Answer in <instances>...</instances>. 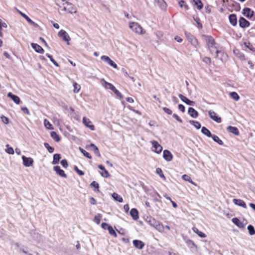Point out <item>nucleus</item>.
<instances>
[{
    "mask_svg": "<svg viewBox=\"0 0 255 255\" xmlns=\"http://www.w3.org/2000/svg\"><path fill=\"white\" fill-rule=\"evenodd\" d=\"M233 201L235 205L242 207L243 208L246 209L247 207L246 203L241 199H234Z\"/></svg>",
    "mask_w": 255,
    "mask_h": 255,
    "instance_id": "19",
    "label": "nucleus"
},
{
    "mask_svg": "<svg viewBox=\"0 0 255 255\" xmlns=\"http://www.w3.org/2000/svg\"><path fill=\"white\" fill-rule=\"evenodd\" d=\"M227 129L229 132L234 134L235 135H238L239 134V130L236 127L229 126L227 128Z\"/></svg>",
    "mask_w": 255,
    "mask_h": 255,
    "instance_id": "25",
    "label": "nucleus"
},
{
    "mask_svg": "<svg viewBox=\"0 0 255 255\" xmlns=\"http://www.w3.org/2000/svg\"><path fill=\"white\" fill-rule=\"evenodd\" d=\"M44 145L50 153H52L54 152V148L50 146L48 143L45 142L44 143Z\"/></svg>",
    "mask_w": 255,
    "mask_h": 255,
    "instance_id": "47",
    "label": "nucleus"
},
{
    "mask_svg": "<svg viewBox=\"0 0 255 255\" xmlns=\"http://www.w3.org/2000/svg\"><path fill=\"white\" fill-rule=\"evenodd\" d=\"M46 55L47 57H48L50 59V61L53 63L54 65H55L56 67L59 66L58 63L53 58L52 55L48 53H47Z\"/></svg>",
    "mask_w": 255,
    "mask_h": 255,
    "instance_id": "45",
    "label": "nucleus"
},
{
    "mask_svg": "<svg viewBox=\"0 0 255 255\" xmlns=\"http://www.w3.org/2000/svg\"><path fill=\"white\" fill-rule=\"evenodd\" d=\"M133 245L134 247L137 249L141 250L142 249L145 245L143 242L138 240H134L133 241Z\"/></svg>",
    "mask_w": 255,
    "mask_h": 255,
    "instance_id": "15",
    "label": "nucleus"
},
{
    "mask_svg": "<svg viewBox=\"0 0 255 255\" xmlns=\"http://www.w3.org/2000/svg\"><path fill=\"white\" fill-rule=\"evenodd\" d=\"M188 113L189 115L193 118H196L198 116V112L192 107L188 108Z\"/></svg>",
    "mask_w": 255,
    "mask_h": 255,
    "instance_id": "21",
    "label": "nucleus"
},
{
    "mask_svg": "<svg viewBox=\"0 0 255 255\" xmlns=\"http://www.w3.org/2000/svg\"><path fill=\"white\" fill-rule=\"evenodd\" d=\"M21 110L25 114L28 115H30L29 111L26 107H21Z\"/></svg>",
    "mask_w": 255,
    "mask_h": 255,
    "instance_id": "60",
    "label": "nucleus"
},
{
    "mask_svg": "<svg viewBox=\"0 0 255 255\" xmlns=\"http://www.w3.org/2000/svg\"><path fill=\"white\" fill-rule=\"evenodd\" d=\"M60 158H61V156L59 154H57V153L53 155V160L52 161V164H57L59 162Z\"/></svg>",
    "mask_w": 255,
    "mask_h": 255,
    "instance_id": "33",
    "label": "nucleus"
},
{
    "mask_svg": "<svg viewBox=\"0 0 255 255\" xmlns=\"http://www.w3.org/2000/svg\"><path fill=\"white\" fill-rule=\"evenodd\" d=\"M108 230L109 231V234L113 236L114 237H117V234L112 226H108Z\"/></svg>",
    "mask_w": 255,
    "mask_h": 255,
    "instance_id": "48",
    "label": "nucleus"
},
{
    "mask_svg": "<svg viewBox=\"0 0 255 255\" xmlns=\"http://www.w3.org/2000/svg\"><path fill=\"white\" fill-rule=\"evenodd\" d=\"M239 25L242 28L248 27L250 26V22L244 17H241L239 20Z\"/></svg>",
    "mask_w": 255,
    "mask_h": 255,
    "instance_id": "12",
    "label": "nucleus"
},
{
    "mask_svg": "<svg viewBox=\"0 0 255 255\" xmlns=\"http://www.w3.org/2000/svg\"><path fill=\"white\" fill-rule=\"evenodd\" d=\"M61 163V164L62 165V166L64 167V168H67L68 167V162H67V161L66 160V159H63L60 162Z\"/></svg>",
    "mask_w": 255,
    "mask_h": 255,
    "instance_id": "53",
    "label": "nucleus"
},
{
    "mask_svg": "<svg viewBox=\"0 0 255 255\" xmlns=\"http://www.w3.org/2000/svg\"><path fill=\"white\" fill-rule=\"evenodd\" d=\"M1 119L2 122L4 124H8V123H9V119L7 117H5L4 116H2L1 117Z\"/></svg>",
    "mask_w": 255,
    "mask_h": 255,
    "instance_id": "54",
    "label": "nucleus"
},
{
    "mask_svg": "<svg viewBox=\"0 0 255 255\" xmlns=\"http://www.w3.org/2000/svg\"><path fill=\"white\" fill-rule=\"evenodd\" d=\"M31 46L32 48L37 53H43L44 51L41 46L37 44L31 43Z\"/></svg>",
    "mask_w": 255,
    "mask_h": 255,
    "instance_id": "18",
    "label": "nucleus"
},
{
    "mask_svg": "<svg viewBox=\"0 0 255 255\" xmlns=\"http://www.w3.org/2000/svg\"><path fill=\"white\" fill-rule=\"evenodd\" d=\"M173 117L174 118H175L177 121H178L179 122L182 123L183 122L182 120H181V119L176 114H174L173 115Z\"/></svg>",
    "mask_w": 255,
    "mask_h": 255,
    "instance_id": "58",
    "label": "nucleus"
},
{
    "mask_svg": "<svg viewBox=\"0 0 255 255\" xmlns=\"http://www.w3.org/2000/svg\"><path fill=\"white\" fill-rule=\"evenodd\" d=\"M186 37L189 42L194 47H197L198 45L197 39L191 35L190 33H186Z\"/></svg>",
    "mask_w": 255,
    "mask_h": 255,
    "instance_id": "6",
    "label": "nucleus"
},
{
    "mask_svg": "<svg viewBox=\"0 0 255 255\" xmlns=\"http://www.w3.org/2000/svg\"><path fill=\"white\" fill-rule=\"evenodd\" d=\"M44 125L45 127L48 129H52L53 127L50 123L46 119L44 120Z\"/></svg>",
    "mask_w": 255,
    "mask_h": 255,
    "instance_id": "36",
    "label": "nucleus"
},
{
    "mask_svg": "<svg viewBox=\"0 0 255 255\" xmlns=\"http://www.w3.org/2000/svg\"><path fill=\"white\" fill-rule=\"evenodd\" d=\"M248 230L250 235L252 236L255 234V229L252 225H249L248 226Z\"/></svg>",
    "mask_w": 255,
    "mask_h": 255,
    "instance_id": "44",
    "label": "nucleus"
},
{
    "mask_svg": "<svg viewBox=\"0 0 255 255\" xmlns=\"http://www.w3.org/2000/svg\"><path fill=\"white\" fill-rule=\"evenodd\" d=\"M130 215L134 220H136L139 218L138 211L135 208L131 209Z\"/></svg>",
    "mask_w": 255,
    "mask_h": 255,
    "instance_id": "23",
    "label": "nucleus"
},
{
    "mask_svg": "<svg viewBox=\"0 0 255 255\" xmlns=\"http://www.w3.org/2000/svg\"><path fill=\"white\" fill-rule=\"evenodd\" d=\"M211 53L212 54H214L216 57L219 56V54L221 53L222 52L218 49V47L216 45V43L213 44L212 46H208Z\"/></svg>",
    "mask_w": 255,
    "mask_h": 255,
    "instance_id": "9",
    "label": "nucleus"
},
{
    "mask_svg": "<svg viewBox=\"0 0 255 255\" xmlns=\"http://www.w3.org/2000/svg\"><path fill=\"white\" fill-rule=\"evenodd\" d=\"M91 186H92V187H95V188L96 189H98L99 188V184L96 182V181H93L91 183Z\"/></svg>",
    "mask_w": 255,
    "mask_h": 255,
    "instance_id": "59",
    "label": "nucleus"
},
{
    "mask_svg": "<svg viewBox=\"0 0 255 255\" xmlns=\"http://www.w3.org/2000/svg\"><path fill=\"white\" fill-rule=\"evenodd\" d=\"M211 137L212 138L213 140L218 143L220 145H223V141L220 139V138L216 135H212Z\"/></svg>",
    "mask_w": 255,
    "mask_h": 255,
    "instance_id": "34",
    "label": "nucleus"
},
{
    "mask_svg": "<svg viewBox=\"0 0 255 255\" xmlns=\"http://www.w3.org/2000/svg\"><path fill=\"white\" fill-rule=\"evenodd\" d=\"M73 87H74V92L75 93H77L79 92L81 89V86L78 84L76 82H73Z\"/></svg>",
    "mask_w": 255,
    "mask_h": 255,
    "instance_id": "42",
    "label": "nucleus"
},
{
    "mask_svg": "<svg viewBox=\"0 0 255 255\" xmlns=\"http://www.w3.org/2000/svg\"><path fill=\"white\" fill-rule=\"evenodd\" d=\"M124 209L125 211L127 213H128V212L129 210V205L128 204L125 205L124 206Z\"/></svg>",
    "mask_w": 255,
    "mask_h": 255,
    "instance_id": "64",
    "label": "nucleus"
},
{
    "mask_svg": "<svg viewBox=\"0 0 255 255\" xmlns=\"http://www.w3.org/2000/svg\"><path fill=\"white\" fill-rule=\"evenodd\" d=\"M129 27L133 31L138 34H143L145 32L142 27L137 22H130Z\"/></svg>",
    "mask_w": 255,
    "mask_h": 255,
    "instance_id": "2",
    "label": "nucleus"
},
{
    "mask_svg": "<svg viewBox=\"0 0 255 255\" xmlns=\"http://www.w3.org/2000/svg\"><path fill=\"white\" fill-rule=\"evenodd\" d=\"M150 142L152 144V151L157 154L160 153L163 149L162 146L157 141L153 140Z\"/></svg>",
    "mask_w": 255,
    "mask_h": 255,
    "instance_id": "3",
    "label": "nucleus"
},
{
    "mask_svg": "<svg viewBox=\"0 0 255 255\" xmlns=\"http://www.w3.org/2000/svg\"><path fill=\"white\" fill-rule=\"evenodd\" d=\"M203 61L207 64H210L211 62V60L209 57H205L203 58Z\"/></svg>",
    "mask_w": 255,
    "mask_h": 255,
    "instance_id": "57",
    "label": "nucleus"
},
{
    "mask_svg": "<svg viewBox=\"0 0 255 255\" xmlns=\"http://www.w3.org/2000/svg\"><path fill=\"white\" fill-rule=\"evenodd\" d=\"M233 223L237 225L238 227L241 228L243 226V224L237 218H234L232 220Z\"/></svg>",
    "mask_w": 255,
    "mask_h": 255,
    "instance_id": "37",
    "label": "nucleus"
},
{
    "mask_svg": "<svg viewBox=\"0 0 255 255\" xmlns=\"http://www.w3.org/2000/svg\"><path fill=\"white\" fill-rule=\"evenodd\" d=\"M23 160V164L25 167H30L32 165L33 163V160L31 157H26L23 155L22 156Z\"/></svg>",
    "mask_w": 255,
    "mask_h": 255,
    "instance_id": "8",
    "label": "nucleus"
},
{
    "mask_svg": "<svg viewBox=\"0 0 255 255\" xmlns=\"http://www.w3.org/2000/svg\"><path fill=\"white\" fill-rule=\"evenodd\" d=\"M163 157L166 161L169 162L173 159V155L168 150H164L163 152Z\"/></svg>",
    "mask_w": 255,
    "mask_h": 255,
    "instance_id": "10",
    "label": "nucleus"
},
{
    "mask_svg": "<svg viewBox=\"0 0 255 255\" xmlns=\"http://www.w3.org/2000/svg\"><path fill=\"white\" fill-rule=\"evenodd\" d=\"M101 217H100V215L98 216H95L94 218V221L95 223H96L97 224H99L100 223V218Z\"/></svg>",
    "mask_w": 255,
    "mask_h": 255,
    "instance_id": "55",
    "label": "nucleus"
},
{
    "mask_svg": "<svg viewBox=\"0 0 255 255\" xmlns=\"http://www.w3.org/2000/svg\"><path fill=\"white\" fill-rule=\"evenodd\" d=\"M56 4L60 5H63L64 6H72V4L66 1V0H55Z\"/></svg>",
    "mask_w": 255,
    "mask_h": 255,
    "instance_id": "26",
    "label": "nucleus"
},
{
    "mask_svg": "<svg viewBox=\"0 0 255 255\" xmlns=\"http://www.w3.org/2000/svg\"><path fill=\"white\" fill-rule=\"evenodd\" d=\"M28 23L32 26H33L34 27H38V25L37 23H35L33 21H32L31 19L28 22Z\"/></svg>",
    "mask_w": 255,
    "mask_h": 255,
    "instance_id": "62",
    "label": "nucleus"
},
{
    "mask_svg": "<svg viewBox=\"0 0 255 255\" xmlns=\"http://www.w3.org/2000/svg\"><path fill=\"white\" fill-rule=\"evenodd\" d=\"M229 95L233 99L236 101H238L240 99L239 95L235 92H230Z\"/></svg>",
    "mask_w": 255,
    "mask_h": 255,
    "instance_id": "35",
    "label": "nucleus"
},
{
    "mask_svg": "<svg viewBox=\"0 0 255 255\" xmlns=\"http://www.w3.org/2000/svg\"><path fill=\"white\" fill-rule=\"evenodd\" d=\"M79 150L81 152V153H83V155L86 157H87L88 158H89V159H91L92 158L91 155L89 153H88V152H87L85 150H84V149L82 148L81 147H79Z\"/></svg>",
    "mask_w": 255,
    "mask_h": 255,
    "instance_id": "41",
    "label": "nucleus"
},
{
    "mask_svg": "<svg viewBox=\"0 0 255 255\" xmlns=\"http://www.w3.org/2000/svg\"><path fill=\"white\" fill-rule=\"evenodd\" d=\"M185 243L187 246L191 250H196L197 249V247L194 244V243L191 240H187L185 241Z\"/></svg>",
    "mask_w": 255,
    "mask_h": 255,
    "instance_id": "24",
    "label": "nucleus"
},
{
    "mask_svg": "<svg viewBox=\"0 0 255 255\" xmlns=\"http://www.w3.org/2000/svg\"><path fill=\"white\" fill-rule=\"evenodd\" d=\"M178 109L181 111L182 112H184L185 111V107L182 104H179L178 105Z\"/></svg>",
    "mask_w": 255,
    "mask_h": 255,
    "instance_id": "63",
    "label": "nucleus"
},
{
    "mask_svg": "<svg viewBox=\"0 0 255 255\" xmlns=\"http://www.w3.org/2000/svg\"><path fill=\"white\" fill-rule=\"evenodd\" d=\"M6 147H7L6 149H5V152L9 154H14V150L12 147H10L8 144H7L6 145Z\"/></svg>",
    "mask_w": 255,
    "mask_h": 255,
    "instance_id": "46",
    "label": "nucleus"
},
{
    "mask_svg": "<svg viewBox=\"0 0 255 255\" xmlns=\"http://www.w3.org/2000/svg\"><path fill=\"white\" fill-rule=\"evenodd\" d=\"M152 227L160 233H163L164 231V227L163 224L157 220Z\"/></svg>",
    "mask_w": 255,
    "mask_h": 255,
    "instance_id": "14",
    "label": "nucleus"
},
{
    "mask_svg": "<svg viewBox=\"0 0 255 255\" xmlns=\"http://www.w3.org/2000/svg\"><path fill=\"white\" fill-rule=\"evenodd\" d=\"M178 96L182 101H183L188 105L194 106L195 103L194 101L190 100L184 95L182 94H179Z\"/></svg>",
    "mask_w": 255,
    "mask_h": 255,
    "instance_id": "13",
    "label": "nucleus"
},
{
    "mask_svg": "<svg viewBox=\"0 0 255 255\" xmlns=\"http://www.w3.org/2000/svg\"><path fill=\"white\" fill-rule=\"evenodd\" d=\"M190 123L194 126V127L196 128V129H199L201 128V124H200L199 122H197V121H193V120H191L190 121Z\"/></svg>",
    "mask_w": 255,
    "mask_h": 255,
    "instance_id": "38",
    "label": "nucleus"
},
{
    "mask_svg": "<svg viewBox=\"0 0 255 255\" xmlns=\"http://www.w3.org/2000/svg\"><path fill=\"white\" fill-rule=\"evenodd\" d=\"M112 197L116 200L117 201L120 203H122L123 202V198L118 195L117 193H114L112 194Z\"/></svg>",
    "mask_w": 255,
    "mask_h": 255,
    "instance_id": "32",
    "label": "nucleus"
},
{
    "mask_svg": "<svg viewBox=\"0 0 255 255\" xmlns=\"http://www.w3.org/2000/svg\"><path fill=\"white\" fill-rule=\"evenodd\" d=\"M64 9L65 10H68L69 13H75L76 12V8L72 4V6H67V5L64 6Z\"/></svg>",
    "mask_w": 255,
    "mask_h": 255,
    "instance_id": "28",
    "label": "nucleus"
},
{
    "mask_svg": "<svg viewBox=\"0 0 255 255\" xmlns=\"http://www.w3.org/2000/svg\"><path fill=\"white\" fill-rule=\"evenodd\" d=\"M101 175L102 176L104 177H105V178H108L109 177H110V174L108 172V171L105 169L103 172H101Z\"/></svg>",
    "mask_w": 255,
    "mask_h": 255,
    "instance_id": "51",
    "label": "nucleus"
},
{
    "mask_svg": "<svg viewBox=\"0 0 255 255\" xmlns=\"http://www.w3.org/2000/svg\"><path fill=\"white\" fill-rule=\"evenodd\" d=\"M182 179L183 180H184L185 181H188L189 182H190L192 184H193V185L195 184V183L192 181V180L191 178V177L187 175H186V174L183 175L182 176Z\"/></svg>",
    "mask_w": 255,
    "mask_h": 255,
    "instance_id": "40",
    "label": "nucleus"
},
{
    "mask_svg": "<svg viewBox=\"0 0 255 255\" xmlns=\"http://www.w3.org/2000/svg\"><path fill=\"white\" fill-rule=\"evenodd\" d=\"M83 123L87 128L92 130H95V126L92 124L91 121L86 117L83 118Z\"/></svg>",
    "mask_w": 255,
    "mask_h": 255,
    "instance_id": "11",
    "label": "nucleus"
},
{
    "mask_svg": "<svg viewBox=\"0 0 255 255\" xmlns=\"http://www.w3.org/2000/svg\"><path fill=\"white\" fill-rule=\"evenodd\" d=\"M156 172L157 174H158L160 176V177L163 178L164 180H165V179H166L164 175V174H163L161 168H156Z\"/></svg>",
    "mask_w": 255,
    "mask_h": 255,
    "instance_id": "49",
    "label": "nucleus"
},
{
    "mask_svg": "<svg viewBox=\"0 0 255 255\" xmlns=\"http://www.w3.org/2000/svg\"><path fill=\"white\" fill-rule=\"evenodd\" d=\"M51 137L54 139L56 141H59L60 140V138L58 135L55 132L52 131L50 133Z\"/></svg>",
    "mask_w": 255,
    "mask_h": 255,
    "instance_id": "43",
    "label": "nucleus"
},
{
    "mask_svg": "<svg viewBox=\"0 0 255 255\" xmlns=\"http://www.w3.org/2000/svg\"><path fill=\"white\" fill-rule=\"evenodd\" d=\"M208 115L212 120L215 121L217 123H221V118L220 117H219L214 111L212 110L209 111Z\"/></svg>",
    "mask_w": 255,
    "mask_h": 255,
    "instance_id": "4",
    "label": "nucleus"
},
{
    "mask_svg": "<svg viewBox=\"0 0 255 255\" xmlns=\"http://www.w3.org/2000/svg\"><path fill=\"white\" fill-rule=\"evenodd\" d=\"M194 4L197 6L198 9H201L203 7V4L201 0H193Z\"/></svg>",
    "mask_w": 255,
    "mask_h": 255,
    "instance_id": "30",
    "label": "nucleus"
},
{
    "mask_svg": "<svg viewBox=\"0 0 255 255\" xmlns=\"http://www.w3.org/2000/svg\"><path fill=\"white\" fill-rule=\"evenodd\" d=\"M156 221V220L154 218H153L152 217L147 218L146 219V221L151 226L154 225V224L155 223Z\"/></svg>",
    "mask_w": 255,
    "mask_h": 255,
    "instance_id": "50",
    "label": "nucleus"
},
{
    "mask_svg": "<svg viewBox=\"0 0 255 255\" xmlns=\"http://www.w3.org/2000/svg\"><path fill=\"white\" fill-rule=\"evenodd\" d=\"M7 97L10 98L16 104H19L20 102V98L11 92L8 93Z\"/></svg>",
    "mask_w": 255,
    "mask_h": 255,
    "instance_id": "20",
    "label": "nucleus"
},
{
    "mask_svg": "<svg viewBox=\"0 0 255 255\" xmlns=\"http://www.w3.org/2000/svg\"><path fill=\"white\" fill-rule=\"evenodd\" d=\"M89 146L93 148L94 152L96 155H97L99 157H100L101 156V154L99 151L98 148L94 144L91 143V144H90Z\"/></svg>",
    "mask_w": 255,
    "mask_h": 255,
    "instance_id": "31",
    "label": "nucleus"
},
{
    "mask_svg": "<svg viewBox=\"0 0 255 255\" xmlns=\"http://www.w3.org/2000/svg\"><path fill=\"white\" fill-rule=\"evenodd\" d=\"M163 110L165 113H167L168 115H171L172 113V112L170 109L166 107L163 108Z\"/></svg>",
    "mask_w": 255,
    "mask_h": 255,
    "instance_id": "56",
    "label": "nucleus"
},
{
    "mask_svg": "<svg viewBox=\"0 0 255 255\" xmlns=\"http://www.w3.org/2000/svg\"><path fill=\"white\" fill-rule=\"evenodd\" d=\"M2 27L6 28L7 24L5 22H2V20L0 19V28H2Z\"/></svg>",
    "mask_w": 255,
    "mask_h": 255,
    "instance_id": "61",
    "label": "nucleus"
},
{
    "mask_svg": "<svg viewBox=\"0 0 255 255\" xmlns=\"http://www.w3.org/2000/svg\"><path fill=\"white\" fill-rule=\"evenodd\" d=\"M102 85L106 89H110L113 91L116 96L120 99H122L123 98L122 94L112 84L106 82L105 80L103 79L102 81Z\"/></svg>",
    "mask_w": 255,
    "mask_h": 255,
    "instance_id": "1",
    "label": "nucleus"
},
{
    "mask_svg": "<svg viewBox=\"0 0 255 255\" xmlns=\"http://www.w3.org/2000/svg\"><path fill=\"white\" fill-rule=\"evenodd\" d=\"M201 132L203 134L209 137H211L212 135L210 130L204 127L202 128Z\"/></svg>",
    "mask_w": 255,
    "mask_h": 255,
    "instance_id": "27",
    "label": "nucleus"
},
{
    "mask_svg": "<svg viewBox=\"0 0 255 255\" xmlns=\"http://www.w3.org/2000/svg\"><path fill=\"white\" fill-rule=\"evenodd\" d=\"M54 170L56 172V173L58 174L60 176L66 178L67 175L65 173L64 171L60 169V166H55L53 167Z\"/></svg>",
    "mask_w": 255,
    "mask_h": 255,
    "instance_id": "16",
    "label": "nucleus"
},
{
    "mask_svg": "<svg viewBox=\"0 0 255 255\" xmlns=\"http://www.w3.org/2000/svg\"><path fill=\"white\" fill-rule=\"evenodd\" d=\"M229 19L230 23L233 26H236L237 24V16L235 14H231L229 16Z\"/></svg>",
    "mask_w": 255,
    "mask_h": 255,
    "instance_id": "22",
    "label": "nucleus"
},
{
    "mask_svg": "<svg viewBox=\"0 0 255 255\" xmlns=\"http://www.w3.org/2000/svg\"><path fill=\"white\" fill-rule=\"evenodd\" d=\"M206 41L208 46H212L215 43L214 39L211 36L207 38Z\"/></svg>",
    "mask_w": 255,
    "mask_h": 255,
    "instance_id": "39",
    "label": "nucleus"
},
{
    "mask_svg": "<svg viewBox=\"0 0 255 255\" xmlns=\"http://www.w3.org/2000/svg\"><path fill=\"white\" fill-rule=\"evenodd\" d=\"M58 36L62 38V39L67 42V44H69V41L70 38L68 33L64 30H61L58 32Z\"/></svg>",
    "mask_w": 255,
    "mask_h": 255,
    "instance_id": "7",
    "label": "nucleus"
},
{
    "mask_svg": "<svg viewBox=\"0 0 255 255\" xmlns=\"http://www.w3.org/2000/svg\"><path fill=\"white\" fill-rule=\"evenodd\" d=\"M101 59L105 61V62L107 63L108 64H109L112 67H114V68H118V66L117 64L113 61L112 60H111L109 57L106 55H103L101 56Z\"/></svg>",
    "mask_w": 255,
    "mask_h": 255,
    "instance_id": "5",
    "label": "nucleus"
},
{
    "mask_svg": "<svg viewBox=\"0 0 255 255\" xmlns=\"http://www.w3.org/2000/svg\"><path fill=\"white\" fill-rule=\"evenodd\" d=\"M192 230L193 231V232L194 233H196L200 237H201V238L206 237V234L201 231H199V230L197 228L193 227L192 228Z\"/></svg>",
    "mask_w": 255,
    "mask_h": 255,
    "instance_id": "29",
    "label": "nucleus"
},
{
    "mask_svg": "<svg viewBox=\"0 0 255 255\" xmlns=\"http://www.w3.org/2000/svg\"><path fill=\"white\" fill-rule=\"evenodd\" d=\"M243 14L248 18H251L254 15V11L251 8L246 7L243 9Z\"/></svg>",
    "mask_w": 255,
    "mask_h": 255,
    "instance_id": "17",
    "label": "nucleus"
},
{
    "mask_svg": "<svg viewBox=\"0 0 255 255\" xmlns=\"http://www.w3.org/2000/svg\"><path fill=\"white\" fill-rule=\"evenodd\" d=\"M185 2L184 0H180L179 2V4L181 7H184L185 9H188V5L186 4H184Z\"/></svg>",
    "mask_w": 255,
    "mask_h": 255,
    "instance_id": "52",
    "label": "nucleus"
}]
</instances>
